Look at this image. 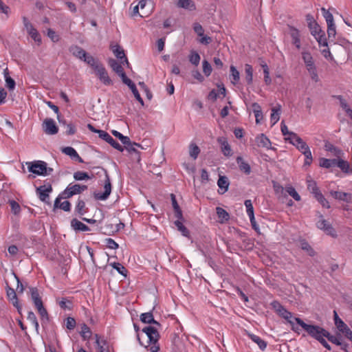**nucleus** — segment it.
Here are the masks:
<instances>
[{
    "label": "nucleus",
    "instance_id": "nucleus-7",
    "mask_svg": "<svg viewBox=\"0 0 352 352\" xmlns=\"http://www.w3.org/2000/svg\"><path fill=\"white\" fill-rule=\"evenodd\" d=\"M271 306L274 310L281 317L287 320L289 323H292L293 316L291 312L284 308L278 301L271 302Z\"/></svg>",
    "mask_w": 352,
    "mask_h": 352
},
{
    "label": "nucleus",
    "instance_id": "nucleus-34",
    "mask_svg": "<svg viewBox=\"0 0 352 352\" xmlns=\"http://www.w3.org/2000/svg\"><path fill=\"white\" fill-rule=\"evenodd\" d=\"M82 60L91 67L94 70L96 69V67H98V66H100L102 64L92 56L88 54L85 56Z\"/></svg>",
    "mask_w": 352,
    "mask_h": 352
},
{
    "label": "nucleus",
    "instance_id": "nucleus-36",
    "mask_svg": "<svg viewBox=\"0 0 352 352\" xmlns=\"http://www.w3.org/2000/svg\"><path fill=\"white\" fill-rule=\"evenodd\" d=\"M4 78L7 88L9 89V90H13L15 88L16 83L14 79L10 76L8 69L4 70Z\"/></svg>",
    "mask_w": 352,
    "mask_h": 352
},
{
    "label": "nucleus",
    "instance_id": "nucleus-12",
    "mask_svg": "<svg viewBox=\"0 0 352 352\" xmlns=\"http://www.w3.org/2000/svg\"><path fill=\"white\" fill-rule=\"evenodd\" d=\"M43 130L48 135H54L58 133V127L54 120L52 118H47L43 123Z\"/></svg>",
    "mask_w": 352,
    "mask_h": 352
},
{
    "label": "nucleus",
    "instance_id": "nucleus-58",
    "mask_svg": "<svg viewBox=\"0 0 352 352\" xmlns=\"http://www.w3.org/2000/svg\"><path fill=\"white\" fill-rule=\"evenodd\" d=\"M302 153L305 155V166H309L312 161H313V157H312V154H311V152L310 151V148H307L306 149L305 151H304L303 152H302Z\"/></svg>",
    "mask_w": 352,
    "mask_h": 352
},
{
    "label": "nucleus",
    "instance_id": "nucleus-54",
    "mask_svg": "<svg viewBox=\"0 0 352 352\" xmlns=\"http://www.w3.org/2000/svg\"><path fill=\"white\" fill-rule=\"evenodd\" d=\"M113 269L116 270L118 272L124 276H126V269L120 263H113L111 264Z\"/></svg>",
    "mask_w": 352,
    "mask_h": 352
},
{
    "label": "nucleus",
    "instance_id": "nucleus-46",
    "mask_svg": "<svg viewBox=\"0 0 352 352\" xmlns=\"http://www.w3.org/2000/svg\"><path fill=\"white\" fill-rule=\"evenodd\" d=\"M80 333L82 338L85 340H89L91 336V331L90 328L85 324H83L82 325Z\"/></svg>",
    "mask_w": 352,
    "mask_h": 352
},
{
    "label": "nucleus",
    "instance_id": "nucleus-44",
    "mask_svg": "<svg viewBox=\"0 0 352 352\" xmlns=\"http://www.w3.org/2000/svg\"><path fill=\"white\" fill-rule=\"evenodd\" d=\"M244 204L246 208V212L249 218L251 219L252 221L254 220V213L252 201L250 199H247L245 201Z\"/></svg>",
    "mask_w": 352,
    "mask_h": 352
},
{
    "label": "nucleus",
    "instance_id": "nucleus-15",
    "mask_svg": "<svg viewBox=\"0 0 352 352\" xmlns=\"http://www.w3.org/2000/svg\"><path fill=\"white\" fill-rule=\"evenodd\" d=\"M330 194L336 199L346 201L347 203H350L352 201V194L351 193L331 190L330 192Z\"/></svg>",
    "mask_w": 352,
    "mask_h": 352
},
{
    "label": "nucleus",
    "instance_id": "nucleus-55",
    "mask_svg": "<svg viewBox=\"0 0 352 352\" xmlns=\"http://www.w3.org/2000/svg\"><path fill=\"white\" fill-rule=\"evenodd\" d=\"M175 225L177 228L178 230L180 231L183 236H188L189 234L188 230L183 225L181 221L177 220L175 221Z\"/></svg>",
    "mask_w": 352,
    "mask_h": 352
},
{
    "label": "nucleus",
    "instance_id": "nucleus-32",
    "mask_svg": "<svg viewBox=\"0 0 352 352\" xmlns=\"http://www.w3.org/2000/svg\"><path fill=\"white\" fill-rule=\"evenodd\" d=\"M336 166L339 167L343 172L346 173H351L352 169L351 168L350 164L348 162L339 159L336 160Z\"/></svg>",
    "mask_w": 352,
    "mask_h": 352
},
{
    "label": "nucleus",
    "instance_id": "nucleus-26",
    "mask_svg": "<svg viewBox=\"0 0 352 352\" xmlns=\"http://www.w3.org/2000/svg\"><path fill=\"white\" fill-rule=\"evenodd\" d=\"M29 289L31 296V299L33 301L34 306L43 304L38 289L36 287H30Z\"/></svg>",
    "mask_w": 352,
    "mask_h": 352
},
{
    "label": "nucleus",
    "instance_id": "nucleus-13",
    "mask_svg": "<svg viewBox=\"0 0 352 352\" xmlns=\"http://www.w3.org/2000/svg\"><path fill=\"white\" fill-rule=\"evenodd\" d=\"M100 138L108 142L111 146L119 151H123V147L116 142L107 132H100Z\"/></svg>",
    "mask_w": 352,
    "mask_h": 352
},
{
    "label": "nucleus",
    "instance_id": "nucleus-18",
    "mask_svg": "<svg viewBox=\"0 0 352 352\" xmlns=\"http://www.w3.org/2000/svg\"><path fill=\"white\" fill-rule=\"evenodd\" d=\"M255 142L258 147H263L267 149L271 148V142L269 138L263 133L258 135L256 138Z\"/></svg>",
    "mask_w": 352,
    "mask_h": 352
},
{
    "label": "nucleus",
    "instance_id": "nucleus-38",
    "mask_svg": "<svg viewBox=\"0 0 352 352\" xmlns=\"http://www.w3.org/2000/svg\"><path fill=\"white\" fill-rule=\"evenodd\" d=\"M302 58L305 64L306 68L315 65L313 57L309 52H302Z\"/></svg>",
    "mask_w": 352,
    "mask_h": 352
},
{
    "label": "nucleus",
    "instance_id": "nucleus-60",
    "mask_svg": "<svg viewBox=\"0 0 352 352\" xmlns=\"http://www.w3.org/2000/svg\"><path fill=\"white\" fill-rule=\"evenodd\" d=\"M322 15L324 18L326 20L327 23H333V16L332 14L327 10H326L324 8H322L321 9Z\"/></svg>",
    "mask_w": 352,
    "mask_h": 352
},
{
    "label": "nucleus",
    "instance_id": "nucleus-56",
    "mask_svg": "<svg viewBox=\"0 0 352 352\" xmlns=\"http://www.w3.org/2000/svg\"><path fill=\"white\" fill-rule=\"evenodd\" d=\"M314 38L318 41L319 45L320 47H322V46L324 47H327L328 44H327V38L325 36L324 32H322L321 34H318V36H314Z\"/></svg>",
    "mask_w": 352,
    "mask_h": 352
},
{
    "label": "nucleus",
    "instance_id": "nucleus-39",
    "mask_svg": "<svg viewBox=\"0 0 352 352\" xmlns=\"http://www.w3.org/2000/svg\"><path fill=\"white\" fill-rule=\"evenodd\" d=\"M250 338L256 343L261 350H264L267 346V342L262 340L259 336L254 334H249Z\"/></svg>",
    "mask_w": 352,
    "mask_h": 352
},
{
    "label": "nucleus",
    "instance_id": "nucleus-31",
    "mask_svg": "<svg viewBox=\"0 0 352 352\" xmlns=\"http://www.w3.org/2000/svg\"><path fill=\"white\" fill-rule=\"evenodd\" d=\"M109 65L111 69L120 77L122 76V74H125L121 63H119L117 60L114 59H110L109 60Z\"/></svg>",
    "mask_w": 352,
    "mask_h": 352
},
{
    "label": "nucleus",
    "instance_id": "nucleus-50",
    "mask_svg": "<svg viewBox=\"0 0 352 352\" xmlns=\"http://www.w3.org/2000/svg\"><path fill=\"white\" fill-rule=\"evenodd\" d=\"M285 191L291 196L292 197L294 200L298 201L300 200V195L297 192V191L296 190V189L292 186H286L285 187Z\"/></svg>",
    "mask_w": 352,
    "mask_h": 352
},
{
    "label": "nucleus",
    "instance_id": "nucleus-52",
    "mask_svg": "<svg viewBox=\"0 0 352 352\" xmlns=\"http://www.w3.org/2000/svg\"><path fill=\"white\" fill-rule=\"evenodd\" d=\"M261 67L263 69L264 81H265L266 85H270L271 82H272V80H271V78L270 76V71H269L268 66L267 65L266 63H263V64H261Z\"/></svg>",
    "mask_w": 352,
    "mask_h": 352
},
{
    "label": "nucleus",
    "instance_id": "nucleus-61",
    "mask_svg": "<svg viewBox=\"0 0 352 352\" xmlns=\"http://www.w3.org/2000/svg\"><path fill=\"white\" fill-rule=\"evenodd\" d=\"M325 338H327L329 341L337 346L342 345V340L339 336H333L329 333V335L325 336Z\"/></svg>",
    "mask_w": 352,
    "mask_h": 352
},
{
    "label": "nucleus",
    "instance_id": "nucleus-35",
    "mask_svg": "<svg viewBox=\"0 0 352 352\" xmlns=\"http://www.w3.org/2000/svg\"><path fill=\"white\" fill-rule=\"evenodd\" d=\"M60 198L57 197L54 201V208H59L64 211H69L71 204L68 201L60 202Z\"/></svg>",
    "mask_w": 352,
    "mask_h": 352
},
{
    "label": "nucleus",
    "instance_id": "nucleus-17",
    "mask_svg": "<svg viewBox=\"0 0 352 352\" xmlns=\"http://www.w3.org/2000/svg\"><path fill=\"white\" fill-rule=\"evenodd\" d=\"M111 50L114 54V55L119 59L122 60L121 61V63L126 64L127 66H129V63L125 56L124 50L118 45H115L111 46Z\"/></svg>",
    "mask_w": 352,
    "mask_h": 352
},
{
    "label": "nucleus",
    "instance_id": "nucleus-53",
    "mask_svg": "<svg viewBox=\"0 0 352 352\" xmlns=\"http://www.w3.org/2000/svg\"><path fill=\"white\" fill-rule=\"evenodd\" d=\"M76 211L80 215H83L87 212L85 208V203L84 201L79 199L76 206Z\"/></svg>",
    "mask_w": 352,
    "mask_h": 352
},
{
    "label": "nucleus",
    "instance_id": "nucleus-62",
    "mask_svg": "<svg viewBox=\"0 0 352 352\" xmlns=\"http://www.w3.org/2000/svg\"><path fill=\"white\" fill-rule=\"evenodd\" d=\"M189 60L192 64L197 66L199 64L200 56L197 52H192L189 56Z\"/></svg>",
    "mask_w": 352,
    "mask_h": 352
},
{
    "label": "nucleus",
    "instance_id": "nucleus-5",
    "mask_svg": "<svg viewBox=\"0 0 352 352\" xmlns=\"http://www.w3.org/2000/svg\"><path fill=\"white\" fill-rule=\"evenodd\" d=\"M22 19L23 25L28 34L36 43H38V45H40L41 43V37L38 32L34 28L32 23L26 16H23Z\"/></svg>",
    "mask_w": 352,
    "mask_h": 352
},
{
    "label": "nucleus",
    "instance_id": "nucleus-43",
    "mask_svg": "<svg viewBox=\"0 0 352 352\" xmlns=\"http://www.w3.org/2000/svg\"><path fill=\"white\" fill-rule=\"evenodd\" d=\"M336 159L329 160L326 158H321L320 160V166L323 168H329L335 166Z\"/></svg>",
    "mask_w": 352,
    "mask_h": 352
},
{
    "label": "nucleus",
    "instance_id": "nucleus-25",
    "mask_svg": "<svg viewBox=\"0 0 352 352\" xmlns=\"http://www.w3.org/2000/svg\"><path fill=\"white\" fill-rule=\"evenodd\" d=\"M69 52L73 56L82 60L85 56L87 54V52L78 45H72L69 47Z\"/></svg>",
    "mask_w": 352,
    "mask_h": 352
},
{
    "label": "nucleus",
    "instance_id": "nucleus-63",
    "mask_svg": "<svg viewBox=\"0 0 352 352\" xmlns=\"http://www.w3.org/2000/svg\"><path fill=\"white\" fill-rule=\"evenodd\" d=\"M202 65L203 72L206 76H209L211 74L212 70L210 64L207 60H204Z\"/></svg>",
    "mask_w": 352,
    "mask_h": 352
},
{
    "label": "nucleus",
    "instance_id": "nucleus-40",
    "mask_svg": "<svg viewBox=\"0 0 352 352\" xmlns=\"http://www.w3.org/2000/svg\"><path fill=\"white\" fill-rule=\"evenodd\" d=\"M40 316L42 322H46L48 321V314L45 308L43 307V304L35 306Z\"/></svg>",
    "mask_w": 352,
    "mask_h": 352
},
{
    "label": "nucleus",
    "instance_id": "nucleus-21",
    "mask_svg": "<svg viewBox=\"0 0 352 352\" xmlns=\"http://www.w3.org/2000/svg\"><path fill=\"white\" fill-rule=\"evenodd\" d=\"M239 170L244 174L248 175L251 173V167L250 164L245 162L243 158L239 156L236 159Z\"/></svg>",
    "mask_w": 352,
    "mask_h": 352
},
{
    "label": "nucleus",
    "instance_id": "nucleus-4",
    "mask_svg": "<svg viewBox=\"0 0 352 352\" xmlns=\"http://www.w3.org/2000/svg\"><path fill=\"white\" fill-rule=\"evenodd\" d=\"M334 323L339 332L344 335V336L352 342V331L350 328L340 319L336 311H333Z\"/></svg>",
    "mask_w": 352,
    "mask_h": 352
},
{
    "label": "nucleus",
    "instance_id": "nucleus-51",
    "mask_svg": "<svg viewBox=\"0 0 352 352\" xmlns=\"http://www.w3.org/2000/svg\"><path fill=\"white\" fill-rule=\"evenodd\" d=\"M28 320L33 324L36 332H38L39 324L36 315L32 311H29L27 317Z\"/></svg>",
    "mask_w": 352,
    "mask_h": 352
},
{
    "label": "nucleus",
    "instance_id": "nucleus-11",
    "mask_svg": "<svg viewBox=\"0 0 352 352\" xmlns=\"http://www.w3.org/2000/svg\"><path fill=\"white\" fill-rule=\"evenodd\" d=\"M87 188V186L85 185L71 184L67 187L64 193L67 195V197H70L74 195L80 194L82 191L85 190Z\"/></svg>",
    "mask_w": 352,
    "mask_h": 352
},
{
    "label": "nucleus",
    "instance_id": "nucleus-14",
    "mask_svg": "<svg viewBox=\"0 0 352 352\" xmlns=\"http://www.w3.org/2000/svg\"><path fill=\"white\" fill-rule=\"evenodd\" d=\"M94 338L97 352H109L108 343L104 339L100 338L98 334H95Z\"/></svg>",
    "mask_w": 352,
    "mask_h": 352
},
{
    "label": "nucleus",
    "instance_id": "nucleus-45",
    "mask_svg": "<svg viewBox=\"0 0 352 352\" xmlns=\"http://www.w3.org/2000/svg\"><path fill=\"white\" fill-rule=\"evenodd\" d=\"M308 73L313 81L318 82L320 80L316 65L307 68Z\"/></svg>",
    "mask_w": 352,
    "mask_h": 352
},
{
    "label": "nucleus",
    "instance_id": "nucleus-3",
    "mask_svg": "<svg viewBox=\"0 0 352 352\" xmlns=\"http://www.w3.org/2000/svg\"><path fill=\"white\" fill-rule=\"evenodd\" d=\"M319 220L316 223V227L322 230L326 234L333 238H337L338 234L332 225L323 218L322 214L318 213Z\"/></svg>",
    "mask_w": 352,
    "mask_h": 352
},
{
    "label": "nucleus",
    "instance_id": "nucleus-24",
    "mask_svg": "<svg viewBox=\"0 0 352 352\" xmlns=\"http://www.w3.org/2000/svg\"><path fill=\"white\" fill-rule=\"evenodd\" d=\"M217 141L221 145V151L223 155L228 157L231 156L232 154V149L226 138H219Z\"/></svg>",
    "mask_w": 352,
    "mask_h": 352
},
{
    "label": "nucleus",
    "instance_id": "nucleus-29",
    "mask_svg": "<svg viewBox=\"0 0 352 352\" xmlns=\"http://www.w3.org/2000/svg\"><path fill=\"white\" fill-rule=\"evenodd\" d=\"M177 6L190 11L196 10L195 4L191 0H177Z\"/></svg>",
    "mask_w": 352,
    "mask_h": 352
},
{
    "label": "nucleus",
    "instance_id": "nucleus-8",
    "mask_svg": "<svg viewBox=\"0 0 352 352\" xmlns=\"http://www.w3.org/2000/svg\"><path fill=\"white\" fill-rule=\"evenodd\" d=\"M94 71L99 80L104 85L109 86L113 85V81L109 76L107 71L102 64H101L100 66H98V67H96V69Z\"/></svg>",
    "mask_w": 352,
    "mask_h": 352
},
{
    "label": "nucleus",
    "instance_id": "nucleus-37",
    "mask_svg": "<svg viewBox=\"0 0 352 352\" xmlns=\"http://www.w3.org/2000/svg\"><path fill=\"white\" fill-rule=\"evenodd\" d=\"M272 113L270 116V122L272 125H274L280 119V106L278 105V107L273 108L272 109Z\"/></svg>",
    "mask_w": 352,
    "mask_h": 352
},
{
    "label": "nucleus",
    "instance_id": "nucleus-27",
    "mask_svg": "<svg viewBox=\"0 0 352 352\" xmlns=\"http://www.w3.org/2000/svg\"><path fill=\"white\" fill-rule=\"evenodd\" d=\"M140 320L143 323L146 324H153L156 326H160V323L154 320L152 312L143 313L140 315Z\"/></svg>",
    "mask_w": 352,
    "mask_h": 352
},
{
    "label": "nucleus",
    "instance_id": "nucleus-9",
    "mask_svg": "<svg viewBox=\"0 0 352 352\" xmlns=\"http://www.w3.org/2000/svg\"><path fill=\"white\" fill-rule=\"evenodd\" d=\"M142 331L147 336L150 345L159 344L158 340L160 338L159 333L155 327H146L142 329Z\"/></svg>",
    "mask_w": 352,
    "mask_h": 352
},
{
    "label": "nucleus",
    "instance_id": "nucleus-41",
    "mask_svg": "<svg viewBox=\"0 0 352 352\" xmlns=\"http://www.w3.org/2000/svg\"><path fill=\"white\" fill-rule=\"evenodd\" d=\"M245 80L248 84L250 85L253 80V69L249 64L245 65Z\"/></svg>",
    "mask_w": 352,
    "mask_h": 352
},
{
    "label": "nucleus",
    "instance_id": "nucleus-1",
    "mask_svg": "<svg viewBox=\"0 0 352 352\" xmlns=\"http://www.w3.org/2000/svg\"><path fill=\"white\" fill-rule=\"evenodd\" d=\"M294 320L305 330L310 336L318 341L322 339V338H325V336L329 335V332L320 326L307 324L299 318H294Z\"/></svg>",
    "mask_w": 352,
    "mask_h": 352
},
{
    "label": "nucleus",
    "instance_id": "nucleus-64",
    "mask_svg": "<svg viewBox=\"0 0 352 352\" xmlns=\"http://www.w3.org/2000/svg\"><path fill=\"white\" fill-rule=\"evenodd\" d=\"M301 248L304 250H306L309 255L311 256H313L315 255L314 250L311 248V247L309 245V244L306 241H302L301 243Z\"/></svg>",
    "mask_w": 352,
    "mask_h": 352
},
{
    "label": "nucleus",
    "instance_id": "nucleus-22",
    "mask_svg": "<svg viewBox=\"0 0 352 352\" xmlns=\"http://www.w3.org/2000/svg\"><path fill=\"white\" fill-rule=\"evenodd\" d=\"M217 185L219 188V193L224 194L226 191H228L230 185L228 177L226 176H219V178L217 181Z\"/></svg>",
    "mask_w": 352,
    "mask_h": 352
},
{
    "label": "nucleus",
    "instance_id": "nucleus-49",
    "mask_svg": "<svg viewBox=\"0 0 352 352\" xmlns=\"http://www.w3.org/2000/svg\"><path fill=\"white\" fill-rule=\"evenodd\" d=\"M200 153L199 148L195 144H190L189 147V155L193 158V160H196Z\"/></svg>",
    "mask_w": 352,
    "mask_h": 352
},
{
    "label": "nucleus",
    "instance_id": "nucleus-10",
    "mask_svg": "<svg viewBox=\"0 0 352 352\" xmlns=\"http://www.w3.org/2000/svg\"><path fill=\"white\" fill-rule=\"evenodd\" d=\"M111 192V184L108 175H106L105 181L104 183V192H96L94 197L97 200H106L110 195Z\"/></svg>",
    "mask_w": 352,
    "mask_h": 352
},
{
    "label": "nucleus",
    "instance_id": "nucleus-42",
    "mask_svg": "<svg viewBox=\"0 0 352 352\" xmlns=\"http://www.w3.org/2000/svg\"><path fill=\"white\" fill-rule=\"evenodd\" d=\"M216 210L221 223H223L229 219V214L223 208L217 207Z\"/></svg>",
    "mask_w": 352,
    "mask_h": 352
},
{
    "label": "nucleus",
    "instance_id": "nucleus-47",
    "mask_svg": "<svg viewBox=\"0 0 352 352\" xmlns=\"http://www.w3.org/2000/svg\"><path fill=\"white\" fill-rule=\"evenodd\" d=\"M74 178L77 181H82L91 179V177L86 172L77 171L74 173Z\"/></svg>",
    "mask_w": 352,
    "mask_h": 352
},
{
    "label": "nucleus",
    "instance_id": "nucleus-6",
    "mask_svg": "<svg viewBox=\"0 0 352 352\" xmlns=\"http://www.w3.org/2000/svg\"><path fill=\"white\" fill-rule=\"evenodd\" d=\"M285 140L289 141L290 144L296 147L300 152H303L309 148L307 143L300 138L296 133H290L289 137H286Z\"/></svg>",
    "mask_w": 352,
    "mask_h": 352
},
{
    "label": "nucleus",
    "instance_id": "nucleus-30",
    "mask_svg": "<svg viewBox=\"0 0 352 352\" xmlns=\"http://www.w3.org/2000/svg\"><path fill=\"white\" fill-rule=\"evenodd\" d=\"M307 189L308 190L314 195V197L318 195V193H321L319 190L317 184L315 181H314L310 177L307 179Z\"/></svg>",
    "mask_w": 352,
    "mask_h": 352
},
{
    "label": "nucleus",
    "instance_id": "nucleus-48",
    "mask_svg": "<svg viewBox=\"0 0 352 352\" xmlns=\"http://www.w3.org/2000/svg\"><path fill=\"white\" fill-rule=\"evenodd\" d=\"M230 72H231V77L232 80L231 82L233 84H236L240 79V74L239 71L236 69V67L233 65L230 66Z\"/></svg>",
    "mask_w": 352,
    "mask_h": 352
},
{
    "label": "nucleus",
    "instance_id": "nucleus-33",
    "mask_svg": "<svg viewBox=\"0 0 352 352\" xmlns=\"http://www.w3.org/2000/svg\"><path fill=\"white\" fill-rule=\"evenodd\" d=\"M252 108L256 118V123L259 124L261 123V121L263 120V113L261 111V107L258 103L254 102L252 104Z\"/></svg>",
    "mask_w": 352,
    "mask_h": 352
},
{
    "label": "nucleus",
    "instance_id": "nucleus-19",
    "mask_svg": "<svg viewBox=\"0 0 352 352\" xmlns=\"http://www.w3.org/2000/svg\"><path fill=\"white\" fill-rule=\"evenodd\" d=\"M289 34L292 39V43L296 46V47L298 50H300L301 47V43L299 30L298 29L291 27L289 28Z\"/></svg>",
    "mask_w": 352,
    "mask_h": 352
},
{
    "label": "nucleus",
    "instance_id": "nucleus-57",
    "mask_svg": "<svg viewBox=\"0 0 352 352\" xmlns=\"http://www.w3.org/2000/svg\"><path fill=\"white\" fill-rule=\"evenodd\" d=\"M302 153L305 155V166H309L312 161H313V157H312V154H311V152L310 151V148H307L306 149L305 151H304L303 152H302Z\"/></svg>",
    "mask_w": 352,
    "mask_h": 352
},
{
    "label": "nucleus",
    "instance_id": "nucleus-16",
    "mask_svg": "<svg viewBox=\"0 0 352 352\" xmlns=\"http://www.w3.org/2000/svg\"><path fill=\"white\" fill-rule=\"evenodd\" d=\"M52 190L51 186H41L37 188L36 192L38 195L39 199L44 202H47V199L49 198V192Z\"/></svg>",
    "mask_w": 352,
    "mask_h": 352
},
{
    "label": "nucleus",
    "instance_id": "nucleus-23",
    "mask_svg": "<svg viewBox=\"0 0 352 352\" xmlns=\"http://www.w3.org/2000/svg\"><path fill=\"white\" fill-rule=\"evenodd\" d=\"M61 151L64 154L69 155L72 159L77 160L79 162H83L82 159L79 156L76 151L73 147H63L62 148Z\"/></svg>",
    "mask_w": 352,
    "mask_h": 352
},
{
    "label": "nucleus",
    "instance_id": "nucleus-2",
    "mask_svg": "<svg viewBox=\"0 0 352 352\" xmlns=\"http://www.w3.org/2000/svg\"><path fill=\"white\" fill-rule=\"evenodd\" d=\"M28 165V170L38 175H47L53 171V169L47 168V163L43 161L29 162Z\"/></svg>",
    "mask_w": 352,
    "mask_h": 352
},
{
    "label": "nucleus",
    "instance_id": "nucleus-20",
    "mask_svg": "<svg viewBox=\"0 0 352 352\" xmlns=\"http://www.w3.org/2000/svg\"><path fill=\"white\" fill-rule=\"evenodd\" d=\"M7 296L8 299L12 302V305L17 309L19 313H21V306L19 303V300L14 289L8 287L7 289Z\"/></svg>",
    "mask_w": 352,
    "mask_h": 352
},
{
    "label": "nucleus",
    "instance_id": "nucleus-59",
    "mask_svg": "<svg viewBox=\"0 0 352 352\" xmlns=\"http://www.w3.org/2000/svg\"><path fill=\"white\" fill-rule=\"evenodd\" d=\"M315 198L322 206V207L326 208H329L331 207L329 201L325 199L322 193H318V195L315 197Z\"/></svg>",
    "mask_w": 352,
    "mask_h": 352
},
{
    "label": "nucleus",
    "instance_id": "nucleus-28",
    "mask_svg": "<svg viewBox=\"0 0 352 352\" xmlns=\"http://www.w3.org/2000/svg\"><path fill=\"white\" fill-rule=\"evenodd\" d=\"M71 227L76 231H90V228L87 226L76 219H73L71 221Z\"/></svg>",
    "mask_w": 352,
    "mask_h": 352
}]
</instances>
